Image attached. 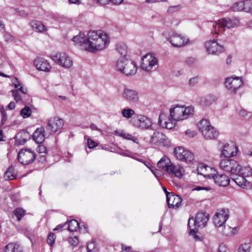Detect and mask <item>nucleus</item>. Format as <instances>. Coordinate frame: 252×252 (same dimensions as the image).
Returning a JSON list of instances; mask_svg holds the SVG:
<instances>
[{
    "instance_id": "nucleus-1",
    "label": "nucleus",
    "mask_w": 252,
    "mask_h": 252,
    "mask_svg": "<svg viewBox=\"0 0 252 252\" xmlns=\"http://www.w3.org/2000/svg\"><path fill=\"white\" fill-rule=\"evenodd\" d=\"M89 44L86 45L87 51L95 52L105 48L108 43V36L101 31H90L88 33Z\"/></svg>"
},
{
    "instance_id": "nucleus-2",
    "label": "nucleus",
    "mask_w": 252,
    "mask_h": 252,
    "mask_svg": "<svg viewBox=\"0 0 252 252\" xmlns=\"http://www.w3.org/2000/svg\"><path fill=\"white\" fill-rule=\"evenodd\" d=\"M239 24V20L237 18H224L213 23V32L218 35H221L224 32L225 27L233 28L237 27Z\"/></svg>"
},
{
    "instance_id": "nucleus-3",
    "label": "nucleus",
    "mask_w": 252,
    "mask_h": 252,
    "mask_svg": "<svg viewBox=\"0 0 252 252\" xmlns=\"http://www.w3.org/2000/svg\"><path fill=\"white\" fill-rule=\"evenodd\" d=\"M117 70L126 76L134 75L137 71V66L134 62L126 57L119 58L116 63Z\"/></svg>"
},
{
    "instance_id": "nucleus-4",
    "label": "nucleus",
    "mask_w": 252,
    "mask_h": 252,
    "mask_svg": "<svg viewBox=\"0 0 252 252\" xmlns=\"http://www.w3.org/2000/svg\"><path fill=\"white\" fill-rule=\"evenodd\" d=\"M209 216V214L205 212H199L196 214L195 219L190 218L188 221L189 234L194 235L196 232V227H204L208 221Z\"/></svg>"
},
{
    "instance_id": "nucleus-5",
    "label": "nucleus",
    "mask_w": 252,
    "mask_h": 252,
    "mask_svg": "<svg viewBox=\"0 0 252 252\" xmlns=\"http://www.w3.org/2000/svg\"><path fill=\"white\" fill-rule=\"evenodd\" d=\"M194 113V108L191 106L185 107L183 106L177 105L170 109V116L176 121L187 119L192 116Z\"/></svg>"
},
{
    "instance_id": "nucleus-6",
    "label": "nucleus",
    "mask_w": 252,
    "mask_h": 252,
    "mask_svg": "<svg viewBox=\"0 0 252 252\" xmlns=\"http://www.w3.org/2000/svg\"><path fill=\"white\" fill-rule=\"evenodd\" d=\"M199 131L203 137L207 139H213L219 135V131L210 124L207 119H202L197 124Z\"/></svg>"
},
{
    "instance_id": "nucleus-7",
    "label": "nucleus",
    "mask_w": 252,
    "mask_h": 252,
    "mask_svg": "<svg viewBox=\"0 0 252 252\" xmlns=\"http://www.w3.org/2000/svg\"><path fill=\"white\" fill-rule=\"evenodd\" d=\"M173 47L180 48L187 45L189 42V39L185 35L172 32L169 36L167 38Z\"/></svg>"
},
{
    "instance_id": "nucleus-8",
    "label": "nucleus",
    "mask_w": 252,
    "mask_h": 252,
    "mask_svg": "<svg viewBox=\"0 0 252 252\" xmlns=\"http://www.w3.org/2000/svg\"><path fill=\"white\" fill-rule=\"evenodd\" d=\"M224 84L231 93L236 94L237 91L243 86V81L242 77L232 75L225 79Z\"/></svg>"
},
{
    "instance_id": "nucleus-9",
    "label": "nucleus",
    "mask_w": 252,
    "mask_h": 252,
    "mask_svg": "<svg viewBox=\"0 0 252 252\" xmlns=\"http://www.w3.org/2000/svg\"><path fill=\"white\" fill-rule=\"evenodd\" d=\"M158 60L152 54H147L142 58L141 68L146 71L155 70L158 67Z\"/></svg>"
},
{
    "instance_id": "nucleus-10",
    "label": "nucleus",
    "mask_w": 252,
    "mask_h": 252,
    "mask_svg": "<svg viewBox=\"0 0 252 252\" xmlns=\"http://www.w3.org/2000/svg\"><path fill=\"white\" fill-rule=\"evenodd\" d=\"M51 58L57 64L64 68H69L73 64V62L70 57L65 53H57L52 55Z\"/></svg>"
},
{
    "instance_id": "nucleus-11",
    "label": "nucleus",
    "mask_w": 252,
    "mask_h": 252,
    "mask_svg": "<svg viewBox=\"0 0 252 252\" xmlns=\"http://www.w3.org/2000/svg\"><path fill=\"white\" fill-rule=\"evenodd\" d=\"M174 154L175 157L183 161L190 162L194 159V155L190 151L186 150L183 147H177L174 148Z\"/></svg>"
},
{
    "instance_id": "nucleus-12",
    "label": "nucleus",
    "mask_w": 252,
    "mask_h": 252,
    "mask_svg": "<svg viewBox=\"0 0 252 252\" xmlns=\"http://www.w3.org/2000/svg\"><path fill=\"white\" fill-rule=\"evenodd\" d=\"M35 154L30 149H22L18 155V161L22 164L28 165L32 163L35 158Z\"/></svg>"
},
{
    "instance_id": "nucleus-13",
    "label": "nucleus",
    "mask_w": 252,
    "mask_h": 252,
    "mask_svg": "<svg viewBox=\"0 0 252 252\" xmlns=\"http://www.w3.org/2000/svg\"><path fill=\"white\" fill-rule=\"evenodd\" d=\"M220 167L222 170L229 172L231 175L236 174V171L239 170V165L237 162L233 159H224L220 162Z\"/></svg>"
},
{
    "instance_id": "nucleus-14",
    "label": "nucleus",
    "mask_w": 252,
    "mask_h": 252,
    "mask_svg": "<svg viewBox=\"0 0 252 252\" xmlns=\"http://www.w3.org/2000/svg\"><path fill=\"white\" fill-rule=\"evenodd\" d=\"M229 216V210L227 209H221L218 210L213 217V222L216 227H220L228 219Z\"/></svg>"
},
{
    "instance_id": "nucleus-15",
    "label": "nucleus",
    "mask_w": 252,
    "mask_h": 252,
    "mask_svg": "<svg viewBox=\"0 0 252 252\" xmlns=\"http://www.w3.org/2000/svg\"><path fill=\"white\" fill-rule=\"evenodd\" d=\"M209 168L213 173L204 175L206 177L213 178L215 182L220 186L226 187L229 185L230 180L227 176L224 174H216V170L214 168Z\"/></svg>"
},
{
    "instance_id": "nucleus-16",
    "label": "nucleus",
    "mask_w": 252,
    "mask_h": 252,
    "mask_svg": "<svg viewBox=\"0 0 252 252\" xmlns=\"http://www.w3.org/2000/svg\"><path fill=\"white\" fill-rule=\"evenodd\" d=\"M63 125V119L56 117H52L49 119L46 129L50 131L51 134H53L61 129Z\"/></svg>"
},
{
    "instance_id": "nucleus-17",
    "label": "nucleus",
    "mask_w": 252,
    "mask_h": 252,
    "mask_svg": "<svg viewBox=\"0 0 252 252\" xmlns=\"http://www.w3.org/2000/svg\"><path fill=\"white\" fill-rule=\"evenodd\" d=\"M133 125L141 129H147L150 128L152 125V121L150 119L144 115H137L136 118L132 120Z\"/></svg>"
},
{
    "instance_id": "nucleus-18",
    "label": "nucleus",
    "mask_w": 252,
    "mask_h": 252,
    "mask_svg": "<svg viewBox=\"0 0 252 252\" xmlns=\"http://www.w3.org/2000/svg\"><path fill=\"white\" fill-rule=\"evenodd\" d=\"M175 120L171 117L170 115L167 116L164 113L160 114L158 118V124L163 128L171 129L175 126Z\"/></svg>"
},
{
    "instance_id": "nucleus-19",
    "label": "nucleus",
    "mask_w": 252,
    "mask_h": 252,
    "mask_svg": "<svg viewBox=\"0 0 252 252\" xmlns=\"http://www.w3.org/2000/svg\"><path fill=\"white\" fill-rule=\"evenodd\" d=\"M205 47L209 54L219 55L224 51V48L216 40H209L205 43Z\"/></svg>"
},
{
    "instance_id": "nucleus-20",
    "label": "nucleus",
    "mask_w": 252,
    "mask_h": 252,
    "mask_svg": "<svg viewBox=\"0 0 252 252\" xmlns=\"http://www.w3.org/2000/svg\"><path fill=\"white\" fill-rule=\"evenodd\" d=\"M122 97L125 100L132 102L137 103L139 101L138 93L135 90L125 87L122 93Z\"/></svg>"
},
{
    "instance_id": "nucleus-21",
    "label": "nucleus",
    "mask_w": 252,
    "mask_h": 252,
    "mask_svg": "<svg viewBox=\"0 0 252 252\" xmlns=\"http://www.w3.org/2000/svg\"><path fill=\"white\" fill-rule=\"evenodd\" d=\"M166 201L169 208L178 209L181 206L182 200L178 195L173 193H167Z\"/></svg>"
},
{
    "instance_id": "nucleus-22",
    "label": "nucleus",
    "mask_w": 252,
    "mask_h": 252,
    "mask_svg": "<svg viewBox=\"0 0 252 252\" xmlns=\"http://www.w3.org/2000/svg\"><path fill=\"white\" fill-rule=\"evenodd\" d=\"M237 153V148L233 143L225 144L221 151L220 157H224L225 158H230L236 155Z\"/></svg>"
},
{
    "instance_id": "nucleus-23",
    "label": "nucleus",
    "mask_w": 252,
    "mask_h": 252,
    "mask_svg": "<svg viewBox=\"0 0 252 252\" xmlns=\"http://www.w3.org/2000/svg\"><path fill=\"white\" fill-rule=\"evenodd\" d=\"M150 142L155 145H165L168 144V139L162 132L156 131L151 136Z\"/></svg>"
},
{
    "instance_id": "nucleus-24",
    "label": "nucleus",
    "mask_w": 252,
    "mask_h": 252,
    "mask_svg": "<svg viewBox=\"0 0 252 252\" xmlns=\"http://www.w3.org/2000/svg\"><path fill=\"white\" fill-rule=\"evenodd\" d=\"M166 171L171 175L180 178L183 175L184 170L180 165H175L171 163Z\"/></svg>"
},
{
    "instance_id": "nucleus-25",
    "label": "nucleus",
    "mask_w": 252,
    "mask_h": 252,
    "mask_svg": "<svg viewBox=\"0 0 252 252\" xmlns=\"http://www.w3.org/2000/svg\"><path fill=\"white\" fill-rule=\"evenodd\" d=\"M72 40L76 43L78 44L82 49L87 51L86 45L89 44L88 36L87 37L83 32H80L79 34L73 37Z\"/></svg>"
},
{
    "instance_id": "nucleus-26",
    "label": "nucleus",
    "mask_w": 252,
    "mask_h": 252,
    "mask_svg": "<svg viewBox=\"0 0 252 252\" xmlns=\"http://www.w3.org/2000/svg\"><path fill=\"white\" fill-rule=\"evenodd\" d=\"M231 176L232 180L239 186L244 188L249 186L250 182L248 181L243 175L232 174Z\"/></svg>"
},
{
    "instance_id": "nucleus-27",
    "label": "nucleus",
    "mask_w": 252,
    "mask_h": 252,
    "mask_svg": "<svg viewBox=\"0 0 252 252\" xmlns=\"http://www.w3.org/2000/svg\"><path fill=\"white\" fill-rule=\"evenodd\" d=\"M45 130L43 127L37 128L32 134L33 140L37 143L41 144L45 140Z\"/></svg>"
},
{
    "instance_id": "nucleus-28",
    "label": "nucleus",
    "mask_w": 252,
    "mask_h": 252,
    "mask_svg": "<svg viewBox=\"0 0 252 252\" xmlns=\"http://www.w3.org/2000/svg\"><path fill=\"white\" fill-rule=\"evenodd\" d=\"M34 64L38 70L44 71H49L51 66L47 61L42 59H36L34 62Z\"/></svg>"
},
{
    "instance_id": "nucleus-29",
    "label": "nucleus",
    "mask_w": 252,
    "mask_h": 252,
    "mask_svg": "<svg viewBox=\"0 0 252 252\" xmlns=\"http://www.w3.org/2000/svg\"><path fill=\"white\" fill-rule=\"evenodd\" d=\"M68 224V229L70 232H74L77 230L78 228L81 230L83 229L82 227L84 228L83 230V233H87V227L85 225H79L78 222L75 220H71L69 222L67 221Z\"/></svg>"
},
{
    "instance_id": "nucleus-30",
    "label": "nucleus",
    "mask_w": 252,
    "mask_h": 252,
    "mask_svg": "<svg viewBox=\"0 0 252 252\" xmlns=\"http://www.w3.org/2000/svg\"><path fill=\"white\" fill-rule=\"evenodd\" d=\"M31 138L30 134L26 130L20 131L16 136V142L19 145H23Z\"/></svg>"
},
{
    "instance_id": "nucleus-31",
    "label": "nucleus",
    "mask_w": 252,
    "mask_h": 252,
    "mask_svg": "<svg viewBox=\"0 0 252 252\" xmlns=\"http://www.w3.org/2000/svg\"><path fill=\"white\" fill-rule=\"evenodd\" d=\"M171 163L170 159L167 156H164L158 161L157 165L159 168L166 171Z\"/></svg>"
},
{
    "instance_id": "nucleus-32",
    "label": "nucleus",
    "mask_w": 252,
    "mask_h": 252,
    "mask_svg": "<svg viewBox=\"0 0 252 252\" xmlns=\"http://www.w3.org/2000/svg\"><path fill=\"white\" fill-rule=\"evenodd\" d=\"M239 170L236 171V174L243 175L245 177H249L252 175V169L249 166H246L243 168L239 165Z\"/></svg>"
},
{
    "instance_id": "nucleus-33",
    "label": "nucleus",
    "mask_w": 252,
    "mask_h": 252,
    "mask_svg": "<svg viewBox=\"0 0 252 252\" xmlns=\"http://www.w3.org/2000/svg\"><path fill=\"white\" fill-rule=\"evenodd\" d=\"M31 26L32 28V29L37 32H44L47 30V28L45 26L39 21L32 22Z\"/></svg>"
},
{
    "instance_id": "nucleus-34",
    "label": "nucleus",
    "mask_w": 252,
    "mask_h": 252,
    "mask_svg": "<svg viewBox=\"0 0 252 252\" xmlns=\"http://www.w3.org/2000/svg\"><path fill=\"white\" fill-rule=\"evenodd\" d=\"M5 252H21L20 246L16 243H9L5 246Z\"/></svg>"
},
{
    "instance_id": "nucleus-35",
    "label": "nucleus",
    "mask_w": 252,
    "mask_h": 252,
    "mask_svg": "<svg viewBox=\"0 0 252 252\" xmlns=\"http://www.w3.org/2000/svg\"><path fill=\"white\" fill-rule=\"evenodd\" d=\"M16 176L14 169L12 166L9 167L4 175V178L7 180H13L15 179Z\"/></svg>"
},
{
    "instance_id": "nucleus-36",
    "label": "nucleus",
    "mask_w": 252,
    "mask_h": 252,
    "mask_svg": "<svg viewBox=\"0 0 252 252\" xmlns=\"http://www.w3.org/2000/svg\"><path fill=\"white\" fill-rule=\"evenodd\" d=\"M121 113L122 116L126 119L130 118L135 114L134 111L132 109L129 108H124L122 110Z\"/></svg>"
},
{
    "instance_id": "nucleus-37",
    "label": "nucleus",
    "mask_w": 252,
    "mask_h": 252,
    "mask_svg": "<svg viewBox=\"0 0 252 252\" xmlns=\"http://www.w3.org/2000/svg\"><path fill=\"white\" fill-rule=\"evenodd\" d=\"M231 9L235 11H244V0L235 2L231 6Z\"/></svg>"
},
{
    "instance_id": "nucleus-38",
    "label": "nucleus",
    "mask_w": 252,
    "mask_h": 252,
    "mask_svg": "<svg viewBox=\"0 0 252 252\" xmlns=\"http://www.w3.org/2000/svg\"><path fill=\"white\" fill-rule=\"evenodd\" d=\"M14 215L17 217V220L19 221L25 216V211L21 208H18L13 211Z\"/></svg>"
},
{
    "instance_id": "nucleus-39",
    "label": "nucleus",
    "mask_w": 252,
    "mask_h": 252,
    "mask_svg": "<svg viewBox=\"0 0 252 252\" xmlns=\"http://www.w3.org/2000/svg\"><path fill=\"white\" fill-rule=\"evenodd\" d=\"M244 11L252 13V1L251 0H244Z\"/></svg>"
},
{
    "instance_id": "nucleus-40",
    "label": "nucleus",
    "mask_w": 252,
    "mask_h": 252,
    "mask_svg": "<svg viewBox=\"0 0 252 252\" xmlns=\"http://www.w3.org/2000/svg\"><path fill=\"white\" fill-rule=\"evenodd\" d=\"M31 109L28 106H25L24 108L22 109L20 111V114L24 118L29 117L31 116Z\"/></svg>"
},
{
    "instance_id": "nucleus-41",
    "label": "nucleus",
    "mask_w": 252,
    "mask_h": 252,
    "mask_svg": "<svg viewBox=\"0 0 252 252\" xmlns=\"http://www.w3.org/2000/svg\"><path fill=\"white\" fill-rule=\"evenodd\" d=\"M87 249L88 252H97L98 249L96 247L95 242L94 241H91L89 242L87 245Z\"/></svg>"
},
{
    "instance_id": "nucleus-42",
    "label": "nucleus",
    "mask_w": 252,
    "mask_h": 252,
    "mask_svg": "<svg viewBox=\"0 0 252 252\" xmlns=\"http://www.w3.org/2000/svg\"><path fill=\"white\" fill-rule=\"evenodd\" d=\"M251 248L250 243H245L239 247L238 252H250Z\"/></svg>"
},
{
    "instance_id": "nucleus-43",
    "label": "nucleus",
    "mask_w": 252,
    "mask_h": 252,
    "mask_svg": "<svg viewBox=\"0 0 252 252\" xmlns=\"http://www.w3.org/2000/svg\"><path fill=\"white\" fill-rule=\"evenodd\" d=\"M122 136L126 139L130 140L132 141L133 142L138 144L139 142L138 139L133 136L130 134L128 133H122Z\"/></svg>"
},
{
    "instance_id": "nucleus-44",
    "label": "nucleus",
    "mask_w": 252,
    "mask_h": 252,
    "mask_svg": "<svg viewBox=\"0 0 252 252\" xmlns=\"http://www.w3.org/2000/svg\"><path fill=\"white\" fill-rule=\"evenodd\" d=\"M118 52L123 56L122 57H125L126 53V47L125 45H118L117 47Z\"/></svg>"
},
{
    "instance_id": "nucleus-45",
    "label": "nucleus",
    "mask_w": 252,
    "mask_h": 252,
    "mask_svg": "<svg viewBox=\"0 0 252 252\" xmlns=\"http://www.w3.org/2000/svg\"><path fill=\"white\" fill-rule=\"evenodd\" d=\"M11 92L12 93V95L14 98V99L16 102H19L21 100L22 97L20 94H19V92L18 91V90H12Z\"/></svg>"
},
{
    "instance_id": "nucleus-46",
    "label": "nucleus",
    "mask_w": 252,
    "mask_h": 252,
    "mask_svg": "<svg viewBox=\"0 0 252 252\" xmlns=\"http://www.w3.org/2000/svg\"><path fill=\"white\" fill-rule=\"evenodd\" d=\"M55 241V235L53 233H50L48 235L47 242L51 246H52Z\"/></svg>"
},
{
    "instance_id": "nucleus-47",
    "label": "nucleus",
    "mask_w": 252,
    "mask_h": 252,
    "mask_svg": "<svg viewBox=\"0 0 252 252\" xmlns=\"http://www.w3.org/2000/svg\"><path fill=\"white\" fill-rule=\"evenodd\" d=\"M198 77H194L190 78L189 81V84L190 87H193L197 84Z\"/></svg>"
},
{
    "instance_id": "nucleus-48",
    "label": "nucleus",
    "mask_w": 252,
    "mask_h": 252,
    "mask_svg": "<svg viewBox=\"0 0 252 252\" xmlns=\"http://www.w3.org/2000/svg\"><path fill=\"white\" fill-rule=\"evenodd\" d=\"M88 145L90 149L94 148L97 146L96 142L93 141L90 138L88 139Z\"/></svg>"
},
{
    "instance_id": "nucleus-49",
    "label": "nucleus",
    "mask_w": 252,
    "mask_h": 252,
    "mask_svg": "<svg viewBox=\"0 0 252 252\" xmlns=\"http://www.w3.org/2000/svg\"><path fill=\"white\" fill-rule=\"evenodd\" d=\"M180 10V6L179 5H175V6H170L168 9V12L172 13L174 12H175L176 11H178Z\"/></svg>"
},
{
    "instance_id": "nucleus-50",
    "label": "nucleus",
    "mask_w": 252,
    "mask_h": 252,
    "mask_svg": "<svg viewBox=\"0 0 252 252\" xmlns=\"http://www.w3.org/2000/svg\"><path fill=\"white\" fill-rule=\"evenodd\" d=\"M0 113L2 116V119L1 120V125H3L4 122L7 119L6 114L4 110L1 109Z\"/></svg>"
},
{
    "instance_id": "nucleus-51",
    "label": "nucleus",
    "mask_w": 252,
    "mask_h": 252,
    "mask_svg": "<svg viewBox=\"0 0 252 252\" xmlns=\"http://www.w3.org/2000/svg\"><path fill=\"white\" fill-rule=\"evenodd\" d=\"M37 151L39 153H46V148L43 145H39L37 147Z\"/></svg>"
},
{
    "instance_id": "nucleus-52",
    "label": "nucleus",
    "mask_w": 252,
    "mask_h": 252,
    "mask_svg": "<svg viewBox=\"0 0 252 252\" xmlns=\"http://www.w3.org/2000/svg\"><path fill=\"white\" fill-rule=\"evenodd\" d=\"M67 224V221L64 223H62L58 225L53 230L54 231H62L63 228Z\"/></svg>"
},
{
    "instance_id": "nucleus-53",
    "label": "nucleus",
    "mask_w": 252,
    "mask_h": 252,
    "mask_svg": "<svg viewBox=\"0 0 252 252\" xmlns=\"http://www.w3.org/2000/svg\"><path fill=\"white\" fill-rule=\"evenodd\" d=\"M70 243L72 245L77 246L78 244V239L77 237H74L71 238V240L70 241Z\"/></svg>"
},
{
    "instance_id": "nucleus-54",
    "label": "nucleus",
    "mask_w": 252,
    "mask_h": 252,
    "mask_svg": "<svg viewBox=\"0 0 252 252\" xmlns=\"http://www.w3.org/2000/svg\"><path fill=\"white\" fill-rule=\"evenodd\" d=\"M5 40L7 41H11L13 40V37L9 33H6L4 35Z\"/></svg>"
},
{
    "instance_id": "nucleus-55",
    "label": "nucleus",
    "mask_w": 252,
    "mask_h": 252,
    "mask_svg": "<svg viewBox=\"0 0 252 252\" xmlns=\"http://www.w3.org/2000/svg\"><path fill=\"white\" fill-rule=\"evenodd\" d=\"M227 250V248L225 245H220L218 252H226Z\"/></svg>"
},
{
    "instance_id": "nucleus-56",
    "label": "nucleus",
    "mask_w": 252,
    "mask_h": 252,
    "mask_svg": "<svg viewBox=\"0 0 252 252\" xmlns=\"http://www.w3.org/2000/svg\"><path fill=\"white\" fill-rule=\"evenodd\" d=\"M19 92H21L23 94H27L28 93V90L27 88H24L22 86H20L19 88L16 89Z\"/></svg>"
},
{
    "instance_id": "nucleus-57",
    "label": "nucleus",
    "mask_w": 252,
    "mask_h": 252,
    "mask_svg": "<svg viewBox=\"0 0 252 252\" xmlns=\"http://www.w3.org/2000/svg\"><path fill=\"white\" fill-rule=\"evenodd\" d=\"M122 252H130L131 250V247H126L124 246V245H122Z\"/></svg>"
},
{
    "instance_id": "nucleus-58",
    "label": "nucleus",
    "mask_w": 252,
    "mask_h": 252,
    "mask_svg": "<svg viewBox=\"0 0 252 252\" xmlns=\"http://www.w3.org/2000/svg\"><path fill=\"white\" fill-rule=\"evenodd\" d=\"M167 0H146V2L147 3H156L160 2L162 1H167Z\"/></svg>"
},
{
    "instance_id": "nucleus-59",
    "label": "nucleus",
    "mask_w": 252,
    "mask_h": 252,
    "mask_svg": "<svg viewBox=\"0 0 252 252\" xmlns=\"http://www.w3.org/2000/svg\"><path fill=\"white\" fill-rule=\"evenodd\" d=\"M100 4H106L110 2V0H94Z\"/></svg>"
},
{
    "instance_id": "nucleus-60",
    "label": "nucleus",
    "mask_w": 252,
    "mask_h": 252,
    "mask_svg": "<svg viewBox=\"0 0 252 252\" xmlns=\"http://www.w3.org/2000/svg\"><path fill=\"white\" fill-rule=\"evenodd\" d=\"M38 160L41 163H44L46 161V157L44 155L40 156L38 158Z\"/></svg>"
},
{
    "instance_id": "nucleus-61",
    "label": "nucleus",
    "mask_w": 252,
    "mask_h": 252,
    "mask_svg": "<svg viewBox=\"0 0 252 252\" xmlns=\"http://www.w3.org/2000/svg\"><path fill=\"white\" fill-rule=\"evenodd\" d=\"M90 128L92 130H97L98 131H101V129L99 128L95 125L92 124L90 126Z\"/></svg>"
},
{
    "instance_id": "nucleus-62",
    "label": "nucleus",
    "mask_w": 252,
    "mask_h": 252,
    "mask_svg": "<svg viewBox=\"0 0 252 252\" xmlns=\"http://www.w3.org/2000/svg\"><path fill=\"white\" fill-rule=\"evenodd\" d=\"M124 0H110L112 3L114 4L118 5L121 4Z\"/></svg>"
},
{
    "instance_id": "nucleus-63",
    "label": "nucleus",
    "mask_w": 252,
    "mask_h": 252,
    "mask_svg": "<svg viewBox=\"0 0 252 252\" xmlns=\"http://www.w3.org/2000/svg\"><path fill=\"white\" fill-rule=\"evenodd\" d=\"M193 190H197V191H199V190H208V189L207 188H204V187H197L195 188L194 189H193Z\"/></svg>"
},
{
    "instance_id": "nucleus-64",
    "label": "nucleus",
    "mask_w": 252,
    "mask_h": 252,
    "mask_svg": "<svg viewBox=\"0 0 252 252\" xmlns=\"http://www.w3.org/2000/svg\"><path fill=\"white\" fill-rule=\"evenodd\" d=\"M15 107V103L13 102H11L8 105V108L10 110L13 109Z\"/></svg>"
}]
</instances>
